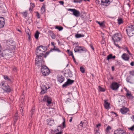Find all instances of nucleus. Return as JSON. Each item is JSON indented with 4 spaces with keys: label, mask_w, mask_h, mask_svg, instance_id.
I'll return each instance as SVG.
<instances>
[{
    "label": "nucleus",
    "mask_w": 134,
    "mask_h": 134,
    "mask_svg": "<svg viewBox=\"0 0 134 134\" xmlns=\"http://www.w3.org/2000/svg\"><path fill=\"white\" fill-rule=\"evenodd\" d=\"M36 54L37 55L35 59V64L39 66H42L44 64V61L43 60V52L37 47L36 48Z\"/></svg>",
    "instance_id": "1"
},
{
    "label": "nucleus",
    "mask_w": 134,
    "mask_h": 134,
    "mask_svg": "<svg viewBox=\"0 0 134 134\" xmlns=\"http://www.w3.org/2000/svg\"><path fill=\"white\" fill-rule=\"evenodd\" d=\"M113 0H96L95 3L97 5L100 4L102 6L107 7L109 5Z\"/></svg>",
    "instance_id": "2"
},
{
    "label": "nucleus",
    "mask_w": 134,
    "mask_h": 134,
    "mask_svg": "<svg viewBox=\"0 0 134 134\" xmlns=\"http://www.w3.org/2000/svg\"><path fill=\"white\" fill-rule=\"evenodd\" d=\"M0 85L1 88L5 92L7 93L10 92L11 89L5 81H3L1 82Z\"/></svg>",
    "instance_id": "3"
},
{
    "label": "nucleus",
    "mask_w": 134,
    "mask_h": 134,
    "mask_svg": "<svg viewBox=\"0 0 134 134\" xmlns=\"http://www.w3.org/2000/svg\"><path fill=\"white\" fill-rule=\"evenodd\" d=\"M44 63L42 65V66H41V71L43 75L44 76H46L49 75L50 72V71L49 69L46 66L43 65Z\"/></svg>",
    "instance_id": "4"
},
{
    "label": "nucleus",
    "mask_w": 134,
    "mask_h": 134,
    "mask_svg": "<svg viewBox=\"0 0 134 134\" xmlns=\"http://www.w3.org/2000/svg\"><path fill=\"white\" fill-rule=\"evenodd\" d=\"M75 52H78L81 53L86 52L87 51L86 49L83 47L81 46H76L74 49Z\"/></svg>",
    "instance_id": "5"
},
{
    "label": "nucleus",
    "mask_w": 134,
    "mask_h": 134,
    "mask_svg": "<svg viewBox=\"0 0 134 134\" xmlns=\"http://www.w3.org/2000/svg\"><path fill=\"white\" fill-rule=\"evenodd\" d=\"M67 10L72 12L73 15L76 17H79L80 15V13L79 11L75 9L69 8L67 9Z\"/></svg>",
    "instance_id": "6"
},
{
    "label": "nucleus",
    "mask_w": 134,
    "mask_h": 134,
    "mask_svg": "<svg viewBox=\"0 0 134 134\" xmlns=\"http://www.w3.org/2000/svg\"><path fill=\"white\" fill-rule=\"evenodd\" d=\"M43 100L44 101L47 103V105L48 106L49 105L52 103V99L51 98L47 95L44 96Z\"/></svg>",
    "instance_id": "7"
},
{
    "label": "nucleus",
    "mask_w": 134,
    "mask_h": 134,
    "mask_svg": "<svg viewBox=\"0 0 134 134\" xmlns=\"http://www.w3.org/2000/svg\"><path fill=\"white\" fill-rule=\"evenodd\" d=\"M43 100L44 101L47 103V105L48 106L49 105L52 103V99L51 98L47 95L44 96Z\"/></svg>",
    "instance_id": "8"
},
{
    "label": "nucleus",
    "mask_w": 134,
    "mask_h": 134,
    "mask_svg": "<svg viewBox=\"0 0 134 134\" xmlns=\"http://www.w3.org/2000/svg\"><path fill=\"white\" fill-rule=\"evenodd\" d=\"M112 38L113 42H118L120 41L121 40L119 34L116 33L114 34L113 36L112 37Z\"/></svg>",
    "instance_id": "9"
},
{
    "label": "nucleus",
    "mask_w": 134,
    "mask_h": 134,
    "mask_svg": "<svg viewBox=\"0 0 134 134\" xmlns=\"http://www.w3.org/2000/svg\"><path fill=\"white\" fill-rule=\"evenodd\" d=\"M119 84L115 82H114L112 83L110 88L113 90H117L119 87Z\"/></svg>",
    "instance_id": "10"
},
{
    "label": "nucleus",
    "mask_w": 134,
    "mask_h": 134,
    "mask_svg": "<svg viewBox=\"0 0 134 134\" xmlns=\"http://www.w3.org/2000/svg\"><path fill=\"white\" fill-rule=\"evenodd\" d=\"M74 81L68 79L67 81L62 85L63 87H65L67 86L70 85L73 83Z\"/></svg>",
    "instance_id": "11"
},
{
    "label": "nucleus",
    "mask_w": 134,
    "mask_h": 134,
    "mask_svg": "<svg viewBox=\"0 0 134 134\" xmlns=\"http://www.w3.org/2000/svg\"><path fill=\"white\" fill-rule=\"evenodd\" d=\"M47 85H44L43 86L41 87L42 91L40 92L41 94H44L46 92L47 89L50 88L49 86H48V87H47Z\"/></svg>",
    "instance_id": "12"
},
{
    "label": "nucleus",
    "mask_w": 134,
    "mask_h": 134,
    "mask_svg": "<svg viewBox=\"0 0 134 134\" xmlns=\"http://www.w3.org/2000/svg\"><path fill=\"white\" fill-rule=\"evenodd\" d=\"M57 80L60 83H61L65 80V78L62 75H57Z\"/></svg>",
    "instance_id": "13"
},
{
    "label": "nucleus",
    "mask_w": 134,
    "mask_h": 134,
    "mask_svg": "<svg viewBox=\"0 0 134 134\" xmlns=\"http://www.w3.org/2000/svg\"><path fill=\"white\" fill-rule=\"evenodd\" d=\"M72 72L69 69H68L66 71V72L64 74V76L66 77H68V76L70 77H72Z\"/></svg>",
    "instance_id": "14"
},
{
    "label": "nucleus",
    "mask_w": 134,
    "mask_h": 134,
    "mask_svg": "<svg viewBox=\"0 0 134 134\" xmlns=\"http://www.w3.org/2000/svg\"><path fill=\"white\" fill-rule=\"evenodd\" d=\"M5 24L4 18L3 17H0V29L4 27Z\"/></svg>",
    "instance_id": "15"
},
{
    "label": "nucleus",
    "mask_w": 134,
    "mask_h": 134,
    "mask_svg": "<svg viewBox=\"0 0 134 134\" xmlns=\"http://www.w3.org/2000/svg\"><path fill=\"white\" fill-rule=\"evenodd\" d=\"M126 80L127 82H129L130 84H132L134 83L133 80L130 76L127 77L126 79Z\"/></svg>",
    "instance_id": "16"
},
{
    "label": "nucleus",
    "mask_w": 134,
    "mask_h": 134,
    "mask_svg": "<svg viewBox=\"0 0 134 134\" xmlns=\"http://www.w3.org/2000/svg\"><path fill=\"white\" fill-rule=\"evenodd\" d=\"M122 58L125 61H127L129 59V57L127 54L124 53L121 56Z\"/></svg>",
    "instance_id": "17"
},
{
    "label": "nucleus",
    "mask_w": 134,
    "mask_h": 134,
    "mask_svg": "<svg viewBox=\"0 0 134 134\" xmlns=\"http://www.w3.org/2000/svg\"><path fill=\"white\" fill-rule=\"evenodd\" d=\"M129 110L128 108H122L120 109V111L122 114H124L126 113Z\"/></svg>",
    "instance_id": "18"
},
{
    "label": "nucleus",
    "mask_w": 134,
    "mask_h": 134,
    "mask_svg": "<svg viewBox=\"0 0 134 134\" xmlns=\"http://www.w3.org/2000/svg\"><path fill=\"white\" fill-rule=\"evenodd\" d=\"M104 106L105 108L106 109H108L109 108H110V104L109 103H108L107 102V100H104Z\"/></svg>",
    "instance_id": "19"
},
{
    "label": "nucleus",
    "mask_w": 134,
    "mask_h": 134,
    "mask_svg": "<svg viewBox=\"0 0 134 134\" xmlns=\"http://www.w3.org/2000/svg\"><path fill=\"white\" fill-rule=\"evenodd\" d=\"M129 29L127 28L126 30V31L128 36L129 37H131L133 36L134 34V33L133 32V31L131 30L130 31L129 30Z\"/></svg>",
    "instance_id": "20"
},
{
    "label": "nucleus",
    "mask_w": 134,
    "mask_h": 134,
    "mask_svg": "<svg viewBox=\"0 0 134 134\" xmlns=\"http://www.w3.org/2000/svg\"><path fill=\"white\" fill-rule=\"evenodd\" d=\"M38 47L43 52H45L47 49V48L46 47L43 46L42 45L39 46Z\"/></svg>",
    "instance_id": "21"
},
{
    "label": "nucleus",
    "mask_w": 134,
    "mask_h": 134,
    "mask_svg": "<svg viewBox=\"0 0 134 134\" xmlns=\"http://www.w3.org/2000/svg\"><path fill=\"white\" fill-rule=\"evenodd\" d=\"M127 28L129 29V31L131 30L133 31H134V24L127 26Z\"/></svg>",
    "instance_id": "22"
},
{
    "label": "nucleus",
    "mask_w": 134,
    "mask_h": 134,
    "mask_svg": "<svg viewBox=\"0 0 134 134\" xmlns=\"http://www.w3.org/2000/svg\"><path fill=\"white\" fill-rule=\"evenodd\" d=\"M126 97L128 99H132L133 97L131 93H126Z\"/></svg>",
    "instance_id": "23"
},
{
    "label": "nucleus",
    "mask_w": 134,
    "mask_h": 134,
    "mask_svg": "<svg viewBox=\"0 0 134 134\" xmlns=\"http://www.w3.org/2000/svg\"><path fill=\"white\" fill-rule=\"evenodd\" d=\"M53 51H57L58 52H61V51L59 50V49L55 46H54L53 48L51 49L50 51L52 52Z\"/></svg>",
    "instance_id": "24"
},
{
    "label": "nucleus",
    "mask_w": 134,
    "mask_h": 134,
    "mask_svg": "<svg viewBox=\"0 0 134 134\" xmlns=\"http://www.w3.org/2000/svg\"><path fill=\"white\" fill-rule=\"evenodd\" d=\"M115 57H116L115 55L113 56L112 54H109L107 56V60H109L110 59H115Z\"/></svg>",
    "instance_id": "25"
},
{
    "label": "nucleus",
    "mask_w": 134,
    "mask_h": 134,
    "mask_svg": "<svg viewBox=\"0 0 134 134\" xmlns=\"http://www.w3.org/2000/svg\"><path fill=\"white\" fill-rule=\"evenodd\" d=\"M122 132V130L120 128L117 129L114 132V134H120Z\"/></svg>",
    "instance_id": "26"
},
{
    "label": "nucleus",
    "mask_w": 134,
    "mask_h": 134,
    "mask_svg": "<svg viewBox=\"0 0 134 134\" xmlns=\"http://www.w3.org/2000/svg\"><path fill=\"white\" fill-rule=\"evenodd\" d=\"M2 49V47L0 45V58L3 57L5 55V54L4 53V52H3L1 51Z\"/></svg>",
    "instance_id": "27"
},
{
    "label": "nucleus",
    "mask_w": 134,
    "mask_h": 134,
    "mask_svg": "<svg viewBox=\"0 0 134 134\" xmlns=\"http://www.w3.org/2000/svg\"><path fill=\"white\" fill-rule=\"evenodd\" d=\"M75 36L76 37L78 38L81 37H84L85 35H81L77 34Z\"/></svg>",
    "instance_id": "28"
},
{
    "label": "nucleus",
    "mask_w": 134,
    "mask_h": 134,
    "mask_svg": "<svg viewBox=\"0 0 134 134\" xmlns=\"http://www.w3.org/2000/svg\"><path fill=\"white\" fill-rule=\"evenodd\" d=\"M40 34V32L38 31H37L35 34V37L36 39H38V38L39 34Z\"/></svg>",
    "instance_id": "29"
},
{
    "label": "nucleus",
    "mask_w": 134,
    "mask_h": 134,
    "mask_svg": "<svg viewBox=\"0 0 134 134\" xmlns=\"http://www.w3.org/2000/svg\"><path fill=\"white\" fill-rule=\"evenodd\" d=\"M19 118V116H18V113L16 112L14 115V119L15 120V121H16Z\"/></svg>",
    "instance_id": "30"
},
{
    "label": "nucleus",
    "mask_w": 134,
    "mask_h": 134,
    "mask_svg": "<svg viewBox=\"0 0 134 134\" xmlns=\"http://www.w3.org/2000/svg\"><path fill=\"white\" fill-rule=\"evenodd\" d=\"M63 121L62 123V127H63L62 128L63 129L66 127V126L65 125V119L64 118H63Z\"/></svg>",
    "instance_id": "31"
},
{
    "label": "nucleus",
    "mask_w": 134,
    "mask_h": 134,
    "mask_svg": "<svg viewBox=\"0 0 134 134\" xmlns=\"http://www.w3.org/2000/svg\"><path fill=\"white\" fill-rule=\"evenodd\" d=\"M96 22L98 23L101 27H104V24L103 22L100 23L97 21H96Z\"/></svg>",
    "instance_id": "32"
},
{
    "label": "nucleus",
    "mask_w": 134,
    "mask_h": 134,
    "mask_svg": "<svg viewBox=\"0 0 134 134\" xmlns=\"http://www.w3.org/2000/svg\"><path fill=\"white\" fill-rule=\"evenodd\" d=\"M55 28L58 29L59 31H60L62 30L63 29V27L62 26H56L55 27Z\"/></svg>",
    "instance_id": "33"
},
{
    "label": "nucleus",
    "mask_w": 134,
    "mask_h": 134,
    "mask_svg": "<svg viewBox=\"0 0 134 134\" xmlns=\"http://www.w3.org/2000/svg\"><path fill=\"white\" fill-rule=\"evenodd\" d=\"M80 69L81 72L82 73H84L85 70L84 68L82 66H81L80 67Z\"/></svg>",
    "instance_id": "34"
},
{
    "label": "nucleus",
    "mask_w": 134,
    "mask_h": 134,
    "mask_svg": "<svg viewBox=\"0 0 134 134\" xmlns=\"http://www.w3.org/2000/svg\"><path fill=\"white\" fill-rule=\"evenodd\" d=\"M21 13L25 18H26L27 17V14L26 12H22Z\"/></svg>",
    "instance_id": "35"
},
{
    "label": "nucleus",
    "mask_w": 134,
    "mask_h": 134,
    "mask_svg": "<svg viewBox=\"0 0 134 134\" xmlns=\"http://www.w3.org/2000/svg\"><path fill=\"white\" fill-rule=\"evenodd\" d=\"M118 23L119 24H120L123 23L122 19L121 18L119 19L118 20Z\"/></svg>",
    "instance_id": "36"
},
{
    "label": "nucleus",
    "mask_w": 134,
    "mask_h": 134,
    "mask_svg": "<svg viewBox=\"0 0 134 134\" xmlns=\"http://www.w3.org/2000/svg\"><path fill=\"white\" fill-rule=\"evenodd\" d=\"M99 91H101L104 92L105 91V89L104 88L100 86H99Z\"/></svg>",
    "instance_id": "37"
},
{
    "label": "nucleus",
    "mask_w": 134,
    "mask_h": 134,
    "mask_svg": "<svg viewBox=\"0 0 134 134\" xmlns=\"http://www.w3.org/2000/svg\"><path fill=\"white\" fill-rule=\"evenodd\" d=\"M3 78L5 80H7L8 81H10V79L8 77V76L6 75H4L3 76Z\"/></svg>",
    "instance_id": "38"
},
{
    "label": "nucleus",
    "mask_w": 134,
    "mask_h": 134,
    "mask_svg": "<svg viewBox=\"0 0 134 134\" xmlns=\"http://www.w3.org/2000/svg\"><path fill=\"white\" fill-rule=\"evenodd\" d=\"M111 129V127L110 126H108L106 129V131L107 132H108L109 130Z\"/></svg>",
    "instance_id": "39"
},
{
    "label": "nucleus",
    "mask_w": 134,
    "mask_h": 134,
    "mask_svg": "<svg viewBox=\"0 0 134 134\" xmlns=\"http://www.w3.org/2000/svg\"><path fill=\"white\" fill-rule=\"evenodd\" d=\"M129 73L131 75L134 76V70L130 71L129 72Z\"/></svg>",
    "instance_id": "40"
},
{
    "label": "nucleus",
    "mask_w": 134,
    "mask_h": 134,
    "mask_svg": "<svg viewBox=\"0 0 134 134\" xmlns=\"http://www.w3.org/2000/svg\"><path fill=\"white\" fill-rule=\"evenodd\" d=\"M51 36L52 39H54L55 37V35L53 33H52Z\"/></svg>",
    "instance_id": "41"
},
{
    "label": "nucleus",
    "mask_w": 134,
    "mask_h": 134,
    "mask_svg": "<svg viewBox=\"0 0 134 134\" xmlns=\"http://www.w3.org/2000/svg\"><path fill=\"white\" fill-rule=\"evenodd\" d=\"M124 49L127 51V52L129 53L130 55H131V54L130 52L127 47H126Z\"/></svg>",
    "instance_id": "42"
},
{
    "label": "nucleus",
    "mask_w": 134,
    "mask_h": 134,
    "mask_svg": "<svg viewBox=\"0 0 134 134\" xmlns=\"http://www.w3.org/2000/svg\"><path fill=\"white\" fill-rule=\"evenodd\" d=\"M49 53H50V51L47 52H46L44 55V57L45 58H46L47 57V56L49 54Z\"/></svg>",
    "instance_id": "43"
},
{
    "label": "nucleus",
    "mask_w": 134,
    "mask_h": 134,
    "mask_svg": "<svg viewBox=\"0 0 134 134\" xmlns=\"http://www.w3.org/2000/svg\"><path fill=\"white\" fill-rule=\"evenodd\" d=\"M129 129L131 131H133L134 130V125L132 126V127H130Z\"/></svg>",
    "instance_id": "44"
},
{
    "label": "nucleus",
    "mask_w": 134,
    "mask_h": 134,
    "mask_svg": "<svg viewBox=\"0 0 134 134\" xmlns=\"http://www.w3.org/2000/svg\"><path fill=\"white\" fill-rule=\"evenodd\" d=\"M36 16L37 17V18H40V16L39 13H38V12H36Z\"/></svg>",
    "instance_id": "45"
},
{
    "label": "nucleus",
    "mask_w": 134,
    "mask_h": 134,
    "mask_svg": "<svg viewBox=\"0 0 134 134\" xmlns=\"http://www.w3.org/2000/svg\"><path fill=\"white\" fill-rule=\"evenodd\" d=\"M114 44L117 47H118L119 48H120V47L119 46V45L118 44H116L115 42H114Z\"/></svg>",
    "instance_id": "46"
},
{
    "label": "nucleus",
    "mask_w": 134,
    "mask_h": 134,
    "mask_svg": "<svg viewBox=\"0 0 134 134\" xmlns=\"http://www.w3.org/2000/svg\"><path fill=\"white\" fill-rule=\"evenodd\" d=\"M83 124H84V122H83L82 121H81V122L80 123V124H79V125L80 126H81L82 127H84L83 126Z\"/></svg>",
    "instance_id": "47"
},
{
    "label": "nucleus",
    "mask_w": 134,
    "mask_h": 134,
    "mask_svg": "<svg viewBox=\"0 0 134 134\" xmlns=\"http://www.w3.org/2000/svg\"><path fill=\"white\" fill-rule=\"evenodd\" d=\"M31 8H32V9H33V8L35 7V5L33 3H31Z\"/></svg>",
    "instance_id": "48"
},
{
    "label": "nucleus",
    "mask_w": 134,
    "mask_h": 134,
    "mask_svg": "<svg viewBox=\"0 0 134 134\" xmlns=\"http://www.w3.org/2000/svg\"><path fill=\"white\" fill-rule=\"evenodd\" d=\"M34 111H34V109H32L31 110V115H32L33 114L34 112Z\"/></svg>",
    "instance_id": "49"
},
{
    "label": "nucleus",
    "mask_w": 134,
    "mask_h": 134,
    "mask_svg": "<svg viewBox=\"0 0 134 134\" xmlns=\"http://www.w3.org/2000/svg\"><path fill=\"white\" fill-rule=\"evenodd\" d=\"M59 2L61 5H63L64 4V2L63 1H59Z\"/></svg>",
    "instance_id": "50"
},
{
    "label": "nucleus",
    "mask_w": 134,
    "mask_h": 134,
    "mask_svg": "<svg viewBox=\"0 0 134 134\" xmlns=\"http://www.w3.org/2000/svg\"><path fill=\"white\" fill-rule=\"evenodd\" d=\"M29 29H28V30H27V31H26V32L28 36H29L30 35V33H29Z\"/></svg>",
    "instance_id": "51"
},
{
    "label": "nucleus",
    "mask_w": 134,
    "mask_h": 134,
    "mask_svg": "<svg viewBox=\"0 0 134 134\" xmlns=\"http://www.w3.org/2000/svg\"><path fill=\"white\" fill-rule=\"evenodd\" d=\"M69 56L72 55H73L72 52L71 51L69 53Z\"/></svg>",
    "instance_id": "52"
},
{
    "label": "nucleus",
    "mask_w": 134,
    "mask_h": 134,
    "mask_svg": "<svg viewBox=\"0 0 134 134\" xmlns=\"http://www.w3.org/2000/svg\"><path fill=\"white\" fill-rule=\"evenodd\" d=\"M73 2L74 3H80V2L78 0H74Z\"/></svg>",
    "instance_id": "53"
},
{
    "label": "nucleus",
    "mask_w": 134,
    "mask_h": 134,
    "mask_svg": "<svg viewBox=\"0 0 134 134\" xmlns=\"http://www.w3.org/2000/svg\"><path fill=\"white\" fill-rule=\"evenodd\" d=\"M41 10H43V11L45 12V8L44 7L42 6V7L41 8Z\"/></svg>",
    "instance_id": "54"
},
{
    "label": "nucleus",
    "mask_w": 134,
    "mask_h": 134,
    "mask_svg": "<svg viewBox=\"0 0 134 134\" xmlns=\"http://www.w3.org/2000/svg\"><path fill=\"white\" fill-rule=\"evenodd\" d=\"M131 65L132 66H133L134 65V62H132L130 63Z\"/></svg>",
    "instance_id": "55"
},
{
    "label": "nucleus",
    "mask_w": 134,
    "mask_h": 134,
    "mask_svg": "<svg viewBox=\"0 0 134 134\" xmlns=\"http://www.w3.org/2000/svg\"><path fill=\"white\" fill-rule=\"evenodd\" d=\"M90 46L91 47V49L93 50H94V48L93 47L92 45V44H90Z\"/></svg>",
    "instance_id": "56"
},
{
    "label": "nucleus",
    "mask_w": 134,
    "mask_h": 134,
    "mask_svg": "<svg viewBox=\"0 0 134 134\" xmlns=\"http://www.w3.org/2000/svg\"><path fill=\"white\" fill-rule=\"evenodd\" d=\"M131 119L133 120V121H134V115H133L131 117Z\"/></svg>",
    "instance_id": "57"
},
{
    "label": "nucleus",
    "mask_w": 134,
    "mask_h": 134,
    "mask_svg": "<svg viewBox=\"0 0 134 134\" xmlns=\"http://www.w3.org/2000/svg\"><path fill=\"white\" fill-rule=\"evenodd\" d=\"M51 44L54 47V46H55L54 44V43L53 42H51Z\"/></svg>",
    "instance_id": "58"
},
{
    "label": "nucleus",
    "mask_w": 134,
    "mask_h": 134,
    "mask_svg": "<svg viewBox=\"0 0 134 134\" xmlns=\"http://www.w3.org/2000/svg\"><path fill=\"white\" fill-rule=\"evenodd\" d=\"M95 134H100V133L97 130H96L95 132Z\"/></svg>",
    "instance_id": "59"
},
{
    "label": "nucleus",
    "mask_w": 134,
    "mask_h": 134,
    "mask_svg": "<svg viewBox=\"0 0 134 134\" xmlns=\"http://www.w3.org/2000/svg\"><path fill=\"white\" fill-rule=\"evenodd\" d=\"M101 125L100 124H99L97 125V127H100L101 126Z\"/></svg>",
    "instance_id": "60"
},
{
    "label": "nucleus",
    "mask_w": 134,
    "mask_h": 134,
    "mask_svg": "<svg viewBox=\"0 0 134 134\" xmlns=\"http://www.w3.org/2000/svg\"><path fill=\"white\" fill-rule=\"evenodd\" d=\"M72 57V58H73V59L74 60V61H75V58H74V57L73 55H71Z\"/></svg>",
    "instance_id": "61"
},
{
    "label": "nucleus",
    "mask_w": 134,
    "mask_h": 134,
    "mask_svg": "<svg viewBox=\"0 0 134 134\" xmlns=\"http://www.w3.org/2000/svg\"><path fill=\"white\" fill-rule=\"evenodd\" d=\"M124 89L126 91V92H127V93H128V92H129V90H127V88H124Z\"/></svg>",
    "instance_id": "62"
},
{
    "label": "nucleus",
    "mask_w": 134,
    "mask_h": 134,
    "mask_svg": "<svg viewBox=\"0 0 134 134\" xmlns=\"http://www.w3.org/2000/svg\"><path fill=\"white\" fill-rule=\"evenodd\" d=\"M32 8H31V7H30V8L29 9V10L30 11H32Z\"/></svg>",
    "instance_id": "63"
},
{
    "label": "nucleus",
    "mask_w": 134,
    "mask_h": 134,
    "mask_svg": "<svg viewBox=\"0 0 134 134\" xmlns=\"http://www.w3.org/2000/svg\"><path fill=\"white\" fill-rule=\"evenodd\" d=\"M120 134H126L122 130V132H121Z\"/></svg>",
    "instance_id": "64"
}]
</instances>
